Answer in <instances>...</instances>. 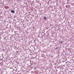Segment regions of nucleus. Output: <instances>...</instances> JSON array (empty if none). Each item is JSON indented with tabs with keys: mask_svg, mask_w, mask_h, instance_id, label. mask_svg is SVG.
<instances>
[{
	"mask_svg": "<svg viewBox=\"0 0 74 74\" xmlns=\"http://www.w3.org/2000/svg\"><path fill=\"white\" fill-rule=\"evenodd\" d=\"M11 12L12 13H15V11H14L13 10H12L11 11Z\"/></svg>",
	"mask_w": 74,
	"mask_h": 74,
	"instance_id": "nucleus-1",
	"label": "nucleus"
},
{
	"mask_svg": "<svg viewBox=\"0 0 74 74\" xmlns=\"http://www.w3.org/2000/svg\"><path fill=\"white\" fill-rule=\"evenodd\" d=\"M44 19H45V20H46V19H47V17L45 16L44 18Z\"/></svg>",
	"mask_w": 74,
	"mask_h": 74,
	"instance_id": "nucleus-2",
	"label": "nucleus"
},
{
	"mask_svg": "<svg viewBox=\"0 0 74 74\" xmlns=\"http://www.w3.org/2000/svg\"><path fill=\"white\" fill-rule=\"evenodd\" d=\"M58 49V48L56 47V49Z\"/></svg>",
	"mask_w": 74,
	"mask_h": 74,
	"instance_id": "nucleus-3",
	"label": "nucleus"
},
{
	"mask_svg": "<svg viewBox=\"0 0 74 74\" xmlns=\"http://www.w3.org/2000/svg\"><path fill=\"white\" fill-rule=\"evenodd\" d=\"M62 42H60V43H62Z\"/></svg>",
	"mask_w": 74,
	"mask_h": 74,
	"instance_id": "nucleus-4",
	"label": "nucleus"
},
{
	"mask_svg": "<svg viewBox=\"0 0 74 74\" xmlns=\"http://www.w3.org/2000/svg\"><path fill=\"white\" fill-rule=\"evenodd\" d=\"M36 41V40H35L34 41H34Z\"/></svg>",
	"mask_w": 74,
	"mask_h": 74,
	"instance_id": "nucleus-5",
	"label": "nucleus"
}]
</instances>
